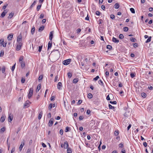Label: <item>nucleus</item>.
Segmentation results:
<instances>
[{"mask_svg": "<svg viewBox=\"0 0 153 153\" xmlns=\"http://www.w3.org/2000/svg\"><path fill=\"white\" fill-rule=\"evenodd\" d=\"M22 37L21 36H19L17 39V43H22Z\"/></svg>", "mask_w": 153, "mask_h": 153, "instance_id": "9", "label": "nucleus"}, {"mask_svg": "<svg viewBox=\"0 0 153 153\" xmlns=\"http://www.w3.org/2000/svg\"><path fill=\"white\" fill-rule=\"evenodd\" d=\"M13 34H9L7 37L8 40H11L13 38Z\"/></svg>", "mask_w": 153, "mask_h": 153, "instance_id": "12", "label": "nucleus"}, {"mask_svg": "<svg viewBox=\"0 0 153 153\" xmlns=\"http://www.w3.org/2000/svg\"><path fill=\"white\" fill-rule=\"evenodd\" d=\"M62 87V84L61 82H59L58 83L57 86V88L60 90L61 89V88Z\"/></svg>", "mask_w": 153, "mask_h": 153, "instance_id": "15", "label": "nucleus"}, {"mask_svg": "<svg viewBox=\"0 0 153 153\" xmlns=\"http://www.w3.org/2000/svg\"><path fill=\"white\" fill-rule=\"evenodd\" d=\"M130 76L132 78H134L135 76V74L134 73H131L130 74Z\"/></svg>", "mask_w": 153, "mask_h": 153, "instance_id": "53", "label": "nucleus"}, {"mask_svg": "<svg viewBox=\"0 0 153 153\" xmlns=\"http://www.w3.org/2000/svg\"><path fill=\"white\" fill-rule=\"evenodd\" d=\"M110 18L112 19H114L115 18L114 16V14H112L110 15Z\"/></svg>", "mask_w": 153, "mask_h": 153, "instance_id": "54", "label": "nucleus"}, {"mask_svg": "<svg viewBox=\"0 0 153 153\" xmlns=\"http://www.w3.org/2000/svg\"><path fill=\"white\" fill-rule=\"evenodd\" d=\"M53 118H51V120H50L49 123H48V126H49L51 127L52 126L53 124Z\"/></svg>", "mask_w": 153, "mask_h": 153, "instance_id": "10", "label": "nucleus"}, {"mask_svg": "<svg viewBox=\"0 0 153 153\" xmlns=\"http://www.w3.org/2000/svg\"><path fill=\"white\" fill-rule=\"evenodd\" d=\"M110 103L111 104H116L117 103V102L115 101H110Z\"/></svg>", "mask_w": 153, "mask_h": 153, "instance_id": "52", "label": "nucleus"}, {"mask_svg": "<svg viewBox=\"0 0 153 153\" xmlns=\"http://www.w3.org/2000/svg\"><path fill=\"white\" fill-rule=\"evenodd\" d=\"M91 113V111L89 109H88L87 110V111H86V113L87 114H90Z\"/></svg>", "mask_w": 153, "mask_h": 153, "instance_id": "61", "label": "nucleus"}, {"mask_svg": "<svg viewBox=\"0 0 153 153\" xmlns=\"http://www.w3.org/2000/svg\"><path fill=\"white\" fill-rule=\"evenodd\" d=\"M33 92V88H30L29 89V92L28 94V98L29 99L30 98L32 97Z\"/></svg>", "mask_w": 153, "mask_h": 153, "instance_id": "3", "label": "nucleus"}, {"mask_svg": "<svg viewBox=\"0 0 153 153\" xmlns=\"http://www.w3.org/2000/svg\"><path fill=\"white\" fill-rule=\"evenodd\" d=\"M119 38L121 39H123L124 38V36L122 34H120L119 36Z\"/></svg>", "mask_w": 153, "mask_h": 153, "instance_id": "46", "label": "nucleus"}, {"mask_svg": "<svg viewBox=\"0 0 153 153\" xmlns=\"http://www.w3.org/2000/svg\"><path fill=\"white\" fill-rule=\"evenodd\" d=\"M123 144L122 143H121L119 145V147L120 148H123Z\"/></svg>", "mask_w": 153, "mask_h": 153, "instance_id": "50", "label": "nucleus"}, {"mask_svg": "<svg viewBox=\"0 0 153 153\" xmlns=\"http://www.w3.org/2000/svg\"><path fill=\"white\" fill-rule=\"evenodd\" d=\"M29 101H26L24 105V108H25L26 107H28L29 106Z\"/></svg>", "mask_w": 153, "mask_h": 153, "instance_id": "11", "label": "nucleus"}, {"mask_svg": "<svg viewBox=\"0 0 153 153\" xmlns=\"http://www.w3.org/2000/svg\"><path fill=\"white\" fill-rule=\"evenodd\" d=\"M42 114H43L42 112V111H41L39 113V115L38 119L39 120H40L41 119V118L42 117Z\"/></svg>", "mask_w": 153, "mask_h": 153, "instance_id": "24", "label": "nucleus"}, {"mask_svg": "<svg viewBox=\"0 0 153 153\" xmlns=\"http://www.w3.org/2000/svg\"><path fill=\"white\" fill-rule=\"evenodd\" d=\"M130 40L132 42H135L136 41V40L135 38L133 37H131L130 38Z\"/></svg>", "mask_w": 153, "mask_h": 153, "instance_id": "40", "label": "nucleus"}, {"mask_svg": "<svg viewBox=\"0 0 153 153\" xmlns=\"http://www.w3.org/2000/svg\"><path fill=\"white\" fill-rule=\"evenodd\" d=\"M72 151L70 148H68L67 150V153H71Z\"/></svg>", "mask_w": 153, "mask_h": 153, "instance_id": "31", "label": "nucleus"}, {"mask_svg": "<svg viewBox=\"0 0 153 153\" xmlns=\"http://www.w3.org/2000/svg\"><path fill=\"white\" fill-rule=\"evenodd\" d=\"M7 5H5L4 6H3V7L2 9L3 10H5V9L7 7Z\"/></svg>", "mask_w": 153, "mask_h": 153, "instance_id": "58", "label": "nucleus"}, {"mask_svg": "<svg viewBox=\"0 0 153 153\" xmlns=\"http://www.w3.org/2000/svg\"><path fill=\"white\" fill-rule=\"evenodd\" d=\"M13 115L12 114H9V116L8 118V121L9 122H11V121H12V120L13 119Z\"/></svg>", "mask_w": 153, "mask_h": 153, "instance_id": "5", "label": "nucleus"}, {"mask_svg": "<svg viewBox=\"0 0 153 153\" xmlns=\"http://www.w3.org/2000/svg\"><path fill=\"white\" fill-rule=\"evenodd\" d=\"M37 1V0H35L32 3V4L31 5L30 8H32L34 6L35 4H36V2Z\"/></svg>", "mask_w": 153, "mask_h": 153, "instance_id": "26", "label": "nucleus"}, {"mask_svg": "<svg viewBox=\"0 0 153 153\" xmlns=\"http://www.w3.org/2000/svg\"><path fill=\"white\" fill-rule=\"evenodd\" d=\"M119 134V131L118 130L114 132V135L116 136H117Z\"/></svg>", "mask_w": 153, "mask_h": 153, "instance_id": "43", "label": "nucleus"}, {"mask_svg": "<svg viewBox=\"0 0 153 153\" xmlns=\"http://www.w3.org/2000/svg\"><path fill=\"white\" fill-rule=\"evenodd\" d=\"M41 85L40 84H39L37 87V89L36 90V92H38L39 91V90L41 88Z\"/></svg>", "mask_w": 153, "mask_h": 153, "instance_id": "22", "label": "nucleus"}, {"mask_svg": "<svg viewBox=\"0 0 153 153\" xmlns=\"http://www.w3.org/2000/svg\"><path fill=\"white\" fill-rule=\"evenodd\" d=\"M133 46L134 47L136 48L138 47V44L136 43H134L133 44Z\"/></svg>", "mask_w": 153, "mask_h": 153, "instance_id": "51", "label": "nucleus"}, {"mask_svg": "<svg viewBox=\"0 0 153 153\" xmlns=\"http://www.w3.org/2000/svg\"><path fill=\"white\" fill-rule=\"evenodd\" d=\"M68 144L67 142V141H66L64 142V146L65 148H68Z\"/></svg>", "mask_w": 153, "mask_h": 153, "instance_id": "13", "label": "nucleus"}, {"mask_svg": "<svg viewBox=\"0 0 153 153\" xmlns=\"http://www.w3.org/2000/svg\"><path fill=\"white\" fill-rule=\"evenodd\" d=\"M20 63L21 64V67L22 68H24L25 66V63L24 62H20Z\"/></svg>", "mask_w": 153, "mask_h": 153, "instance_id": "23", "label": "nucleus"}, {"mask_svg": "<svg viewBox=\"0 0 153 153\" xmlns=\"http://www.w3.org/2000/svg\"><path fill=\"white\" fill-rule=\"evenodd\" d=\"M26 153H31V149H27Z\"/></svg>", "mask_w": 153, "mask_h": 153, "instance_id": "64", "label": "nucleus"}, {"mask_svg": "<svg viewBox=\"0 0 153 153\" xmlns=\"http://www.w3.org/2000/svg\"><path fill=\"white\" fill-rule=\"evenodd\" d=\"M119 5L118 3H116L114 5V7L116 9H118L119 7Z\"/></svg>", "mask_w": 153, "mask_h": 153, "instance_id": "20", "label": "nucleus"}, {"mask_svg": "<svg viewBox=\"0 0 153 153\" xmlns=\"http://www.w3.org/2000/svg\"><path fill=\"white\" fill-rule=\"evenodd\" d=\"M6 129V128L4 127H3L0 130V132L1 133H3L5 131Z\"/></svg>", "mask_w": 153, "mask_h": 153, "instance_id": "19", "label": "nucleus"}, {"mask_svg": "<svg viewBox=\"0 0 153 153\" xmlns=\"http://www.w3.org/2000/svg\"><path fill=\"white\" fill-rule=\"evenodd\" d=\"M99 78V77L98 76H96L95 78H94L93 79L94 80L96 81Z\"/></svg>", "mask_w": 153, "mask_h": 153, "instance_id": "59", "label": "nucleus"}, {"mask_svg": "<svg viewBox=\"0 0 153 153\" xmlns=\"http://www.w3.org/2000/svg\"><path fill=\"white\" fill-rule=\"evenodd\" d=\"M63 130H62V129H60L59 131V134L62 135L63 134Z\"/></svg>", "mask_w": 153, "mask_h": 153, "instance_id": "57", "label": "nucleus"}, {"mask_svg": "<svg viewBox=\"0 0 153 153\" xmlns=\"http://www.w3.org/2000/svg\"><path fill=\"white\" fill-rule=\"evenodd\" d=\"M52 45V42H49L48 44V48L49 49V48H51Z\"/></svg>", "mask_w": 153, "mask_h": 153, "instance_id": "18", "label": "nucleus"}, {"mask_svg": "<svg viewBox=\"0 0 153 153\" xmlns=\"http://www.w3.org/2000/svg\"><path fill=\"white\" fill-rule=\"evenodd\" d=\"M4 42V39H1L0 40V46L2 45Z\"/></svg>", "mask_w": 153, "mask_h": 153, "instance_id": "28", "label": "nucleus"}, {"mask_svg": "<svg viewBox=\"0 0 153 153\" xmlns=\"http://www.w3.org/2000/svg\"><path fill=\"white\" fill-rule=\"evenodd\" d=\"M44 28L45 27L44 26L42 25L39 28L38 30L39 31V32H41L44 30Z\"/></svg>", "mask_w": 153, "mask_h": 153, "instance_id": "17", "label": "nucleus"}, {"mask_svg": "<svg viewBox=\"0 0 153 153\" xmlns=\"http://www.w3.org/2000/svg\"><path fill=\"white\" fill-rule=\"evenodd\" d=\"M130 10L132 13H135L134 9L133 8H130Z\"/></svg>", "mask_w": 153, "mask_h": 153, "instance_id": "38", "label": "nucleus"}, {"mask_svg": "<svg viewBox=\"0 0 153 153\" xmlns=\"http://www.w3.org/2000/svg\"><path fill=\"white\" fill-rule=\"evenodd\" d=\"M55 106V104L51 103L49 104L48 106V109L51 111L52 108H54Z\"/></svg>", "mask_w": 153, "mask_h": 153, "instance_id": "7", "label": "nucleus"}, {"mask_svg": "<svg viewBox=\"0 0 153 153\" xmlns=\"http://www.w3.org/2000/svg\"><path fill=\"white\" fill-rule=\"evenodd\" d=\"M22 44V43H17L16 48L17 51H19L21 50Z\"/></svg>", "mask_w": 153, "mask_h": 153, "instance_id": "2", "label": "nucleus"}, {"mask_svg": "<svg viewBox=\"0 0 153 153\" xmlns=\"http://www.w3.org/2000/svg\"><path fill=\"white\" fill-rule=\"evenodd\" d=\"M141 96L145 98L146 97L147 95L145 93L143 92L141 94Z\"/></svg>", "mask_w": 153, "mask_h": 153, "instance_id": "29", "label": "nucleus"}, {"mask_svg": "<svg viewBox=\"0 0 153 153\" xmlns=\"http://www.w3.org/2000/svg\"><path fill=\"white\" fill-rule=\"evenodd\" d=\"M109 75V72L108 71H106L105 72V76L106 77L108 76Z\"/></svg>", "mask_w": 153, "mask_h": 153, "instance_id": "60", "label": "nucleus"}, {"mask_svg": "<svg viewBox=\"0 0 153 153\" xmlns=\"http://www.w3.org/2000/svg\"><path fill=\"white\" fill-rule=\"evenodd\" d=\"M42 45H41V46H39V50H38V51L39 52H40L42 50Z\"/></svg>", "mask_w": 153, "mask_h": 153, "instance_id": "49", "label": "nucleus"}, {"mask_svg": "<svg viewBox=\"0 0 153 153\" xmlns=\"http://www.w3.org/2000/svg\"><path fill=\"white\" fill-rule=\"evenodd\" d=\"M14 13H11L9 14V16L8 17V18L9 19H11L13 16Z\"/></svg>", "mask_w": 153, "mask_h": 153, "instance_id": "25", "label": "nucleus"}, {"mask_svg": "<svg viewBox=\"0 0 153 153\" xmlns=\"http://www.w3.org/2000/svg\"><path fill=\"white\" fill-rule=\"evenodd\" d=\"M123 30L124 31L126 32L128 30V28L127 27H125L123 28Z\"/></svg>", "mask_w": 153, "mask_h": 153, "instance_id": "37", "label": "nucleus"}, {"mask_svg": "<svg viewBox=\"0 0 153 153\" xmlns=\"http://www.w3.org/2000/svg\"><path fill=\"white\" fill-rule=\"evenodd\" d=\"M108 107L109 109H114V106H112L110 104H109Z\"/></svg>", "mask_w": 153, "mask_h": 153, "instance_id": "44", "label": "nucleus"}, {"mask_svg": "<svg viewBox=\"0 0 153 153\" xmlns=\"http://www.w3.org/2000/svg\"><path fill=\"white\" fill-rule=\"evenodd\" d=\"M96 13L97 15L99 16L100 14V13L99 11H96Z\"/></svg>", "mask_w": 153, "mask_h": 153, "instance_id": "63", "label": "nucleus"}, {"mask_svg": "<svg viewBox=\"0 0 153 153\" xmlns=\"http://www.w3.org/2000/svg\"><path fill=\"white\" fill-rule=\"evenodd\" d=\"M88 97L89 99H91L93 97V95L91 93H89L88 95Z\"/></svg>", "mask_w": 153, "mask_h": 153, "instance_id": "35", "label": "nucleus"}, {"mask_svg": "<svg viewBox=\"0 0 153 153\" xmlns=\"http://www.w3.org/2000/svg\"><path fill=\"white\" fill-rule=\"evenodd\" d=\"M43 76L42 75H40L38 78L39 81L41 80H42L43 78Z\"/></svg>", "mask_w": 153, "mask_h": 153, "instance_id": "39", "label": "nucleus"}, {"mask_svg": "<svg viewBox=\"0 0 153 153\" xmlns=\"http://www.w3.org/2000/svg\"><path fill=\"white\" fill-rule=\"evenodd\" d=\"M41 5H39L37 6L36 8L37 10V11H39V10L41 7Z\"/></svg>", "mask_w": 153, "mask_h": 153, "instance_id": "55", "label": "nucleus"}, {"mask_svg": "<svg viewBox=\"0 0 153 153\" xmlns=\"http://www.w3.org/2000/svg\"><path fill=\"white\" fill-rule=\"evenodd\" d=\"M44 17V15L43 14H41V15H40V16L39 17V18L40 19H42Z\"/></svg>", "mask_w": 153, "mask_h": 153, "instance_id": "62", "label": "nucleus"}, {"mask_svg": "<svg viewBox=\"0 0 153 153\" xmlns=\"http://www.w3.org/2000/svg\"><path fill=\"white\" fill-rule=\"evenodd\" d=\"M7 12V11L6 10H4V11L2 13L0 16L1 17V18L4 17Z\"/></svg>", "mask_w": 153, "mask_h": 153, "instance_id": "8", "label": "nucleus"}, {"mask_svg": "<svg viewBox=\"0 0 153 153\" xmlns=\"http://www.w3.org/2000/svg\"><path fill=\"white\" fill-rule=\"evenodd\" d=\"M71 130L70 128V127L67 126L66 127V128H65V132H67L69 131V130Z\"/></svg>", "mask_w": 153, "mask_h": 153, "instance_id": "32", "label": "nucleus"}, {"mask_svg": "<svg viewBox=\"0 0 153 153\" xmlns=\"http://www.w3.org/2000/svg\"><path fill=\"white\" fill-rule=\"evenodd\" d=\"M53 31H51L50 33L49 34V39L51 41L53 37Z\"/></svg>", "mask_w": 153, "mask_h": 153, "instance_id": "14", "label": "nucleus"}, {"mask_svg": "<svg viewBox=\"0 0 153 153\" xmlns=\"http://www.w3.org/2000/svg\"><path fill=\"white\" fill-rule=\"evenodd\" d=\"M5 120V117L2 116L1 117L0 119V121L1 122H3Z\"/></svg>", "mask_w": 153, "mask_h": 153, "instance_id": "30", "label": "nucleus"}, {"mask_svg": "<svg viewBox=\"0 0 153 153\" xmlns=\"http://www.w3.org/2000/svg\"><path fill=\"white\" fill-rule=\"evenodd\" d=\"M16 64V63H15L14 64V65H13L12 67L11 70L12 71H14V70L15 68Z\"/></svg>", "mask_w": 153, "mask_h": 153, "instance_id": "48", "label": "nucleus"}, {"mask_svg": "<svg viewBox=\"0 0 153 153\" xmlns=\"http://www.w3.org/2000/svg\"><path fill=\"white\" fill-rule=\"evenodd\" d=\"M112 41L115 43H118L119 42V40L117 39L114 37H113L112 38Z\"/></svg>", "mask_w": 153, "mask_h": 153, "instance_id": "16", "label": "nucleus"}, {"mask_svg": "<svg viewBox=\"0 0 153 153\" xmlns=\"http://www.w3.org/2000/svg\"><path fill=\"white\" fill-rule=\"evenodd\" d=\"M5 68L4 67H3L1 68V71L2 73H4L5 71Z\"/></svg>", "mask_w": 153, "mask_h": 153, "instance_id": "47", "label": "nucleus"}, {"mask_svg": "<svg viewBox=\"0 0 153 153\" xmlns=\"http://www.w3.org/2000/svg\"><path fill=\"white\" fill-rule=\"evenodd\" d=\"M68 75L69 78H70L72 76V74L71 73L69 72L68 73Z\"/></svg>", "mask_w": 153, "mask_h": 153, "instance_id": "42", "label": "nucleus"}, {"mask_svg": "<svg viewBox=\"0 0 153 153\" xmlns=\"http://www.w3.org/2000/svg\"><path fill=\"white\" fill-rule=\"evenodd\" d=\"M4 55V51L3 50H1L0 53V57H2Z\"/></svg>", "mask_w": 153, "mask_h": 153, "instance_id": "34", "label": "nucleus"}, {"mask_svg": "<svg viewBox=\"0 0 153 153\" xmlns=\"http://www.w3.org/2000/svg\"><path fill=\"white\" fill-rule=\"evenodd\" d=\"M98 83L102 86L104 84L103 82L101 80H100L98 81Z\"/></svg>", "mask_w": 153, "mask_h": 153, "instance_id": "45", "label": "nucleus"}, {"mask_svg": "<svg viewBox=\"0 0 153 153\" xmlns=\"http://www.w3.org/2000/svg\"><path fill=\"white\" fill-rule=\"evenodd\" d=\"M59 51L58 50H55L52 52L51 55L53 56L54 57L57 58L59 55Z\"/></svg>", "mask_w": 153, "mask_h": 153, "instance_id": "1", "label": "nucleus"}, {"mask_svg": "<svg viewBox=\"0 0 153 153\" xmlns=\"http://www.w3.org/2000/svg\"><path fill=\"white\" fill-rule=\"evenodd\" d=\"M78 81H79V79L78 78H75L73 79V83L76 84L78 82Z\"/></svg>", "mask_w": 153, "mask_h": 153, "instance_id": "21", "label": "nucleus"}, {"mask_svg": "<svg viewBox=\"0 0 153 153\" xmlns=\"http://www.w3.org/2000/svg\"><path fill=\"white\" fill-rule=\"evenodd\" d=\"M71 60V59H68L65 60L63 62V64L65 65H68L70 63Z\"/></svg>", "mask_w": 153, "mask_h": 153, "instance_id": "4", "label": "nucleus"}, {"mask_svg": "<svg viewBox=\"0 0 153 153\" xmlns=\"http://www.w3.org/2000/svg\"><path fill=\"white\" fill-rule=\"evenodd\" d=\"M15 148L14 147H13L11 150V153H13L15 151Z\"/></svg>", "mask_w": 153, "mask_h": 153, "instance_id": "56", "label": "nucleus"}, {"mask_svg": "<svg viewBox=\"0 0 153 153\" xmlns=\"http://www.w3.org/2000/svg\"><path fill=\"white\" fill-rule=\"evenodd\" d=\"M23 56H21L19 59V62H23Z\"/></svg>", "mask_w": 153, "mask_h": 153, "instance_id": "27", "label": "nucleus"}, {"mask_svg": "<svg viewBox=\"0 0 153 153\" xmlns=\"http://www.w3.org/2000/svg\"><path fill=\"white\" fill-rule=\"evenodd\" d=\"M106 48L107 49L111 50L112 48V47L110 45H108L107 46Z\"/></svg>", "mask_w": 153, "mask_h": 153, "instance_id": "41", "label": "nucleus"}, {"mask_svg": "<svg viewBox=\"0 0 153 153\" xmlns=\"http://www.w3.org/2000/svg\"><path fill=\"white\" fill-rule=\"evenodd\" d=\"M25 145V143H24V140L22 141V143H21V144L19 147V151L20 152H21L22 149V148L24 146V145Z\"/></svg>", "mask_w": 153, "mask_h": 153, "instance_id": "6", "label": "nucleus"}, {"mask_svg": "<svg viewBox=\"0 0 153 153\" xmlns=\"http://www.w3.org/2000/svg\"><path fill=\"white\" fill-rule=\"evenodd\" d=\"M35 31V27H33L32 28L31 30V32L32 34H33Z\"/></svg>", "mask_w": 153, "mask_h": 153, "instance_id": "33", "label": "nucleus"}, {"mask_svg": "<svg viewBox=\"0 0 153 153\" xmlns=\"http://www.w3.org/2000/svg\"><path fill=\"white\" fill-rule=\"evenodd\" d=\"M151 36L149 37L147 39L146 41V43H148L149 42H150L151 41Z\"/></svg>", "mask_w": 153, "mask_h": 153, "instance_id": "36", "label": "nucleus"}]
</instances>
